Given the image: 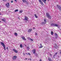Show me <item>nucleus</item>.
Wrapping results in <instances>:
<instances>
[{
    "label": "nucleus",
    "instance_id": "19",
    "mask_svg": "<svg viewBox=\"0 0 61 61\" xmlns=\"http://www.w3.org/2000/svg\"><path fill=\"white\" fill-rule=\"evenodd\" d=\"M55 46H54V47L55 48H57V45H56V44H55Z\"/></svg>",
    "mask_w": 61,
    "mask_h": 61
},
{
    "label": "nucleus",
    "instance_id": "41",
    "mask_svg": "<svg viewBox=\"0 0 61 61\" xmlns=\"http://www.w3.org/2000/svg\"><path fill=\"white\" fill-rule=\"evenodd\" d=\"M25 59V60H27V58H26Z\"/></svg>",
    "mask_w": 61,
    "mask_h": 61
},
{
    "label": "nucleus",
    "instance_id": "14",
    "mask_svg": "<svg viewBox=\"0 0 61 61\" xmlns=\"http://www.w3.org/2000/svg\"><path fill=\"white\" fill-rule=\"evenodd\" d=\"M33 54H35V53H36V49H33Z\"/></svg>",
    "mask_w": 61,
    "mask_h": 61
},
{
    "label": "nucleus",
    "instance_id": "45",
    "mask_svg": "<svg viewBox=\"0 0 61 61\" xmlns=\"http://www.w3.org/2000/svg\"><path fill=\"white\" fill-rule=\"evenodd\" d=\"M57 37H56V38H57Z\"/></svg>",
    "mask_w": 61,
    "mask_h": 61
},
{
    "label": "nucleus",
    "instance_id": "26",
    "mask_svg": "<svg viewBox=\"0 0 61 61\" xmlns=\"http://www.w3.org/2000/svg\"><path fill=\"white\" fill-rule=\"evenodd\" d=\"M57 54V52L54 55V56H56V54Z\"/></svg>",
    "mask_w": 61,
    "mask_h": 61
},
{
    "label": "nucleus",
    "instance_id": "10",
    "mask_svg": "<svg viewBox=\"0 0 61 61\" xmlns=\"http://www.w3.org/2000/svg\"><path fill=\"white\" fill-rule=\"evenodd\" d=\"M13 51H14L15 53H18V51H17L15 49H13Z\"/></svg>",
    "mask_w": 61,
    "mask_h": 61
},
{
    "label": "nucleus",
    "instance_id": "49",
    "mask_svg": "<svg viewBox=\"0 0 61 61\" xmlns=\"http://www.w3.org/2000/svg\"><path fill=\"white\" fill-rule=\"evenodd\" d=\"M24 55H25V53H24Z\"/></svg>",
    "mask_w": 61,
    "mask_h": 61
},
{
    "label": "nucleus",
    "instance_id": "8",
    "mask_svg": "<svg viewBox=\"0 0 61 61\" xmlns=\"http://www.w3.org/2000/svg\"><path fill=\"white\" fill-rule=\"evenodd\" d=\"M57 8L59 9L60 10H61V7L60 6L58 5H57Z\"/></svg>",
    "mask_w": 61,
    "mask_h": 61
},
{
    "label": "nucleus",
    "instance_id": "29",
    "mask_svg": "<svg viewBox=\"0 0 61 61\" xmlns=\"http://www.w3.org/2000/svg\"><path fill=\"white\" fill-rule=\"evenodd\" d=\"M55 35H56V36H58L57 35V34H56V33H55Z\"/></svg>",
    "mask_w": 61,
    "mask_h": 61
},
{
    "label": "nucleus",
    "instance_id": "3",
    "mask_svg": "<svg viewBox=\"0 0 61 61\" xmlns=\"http://www.w3.org/2000/svg\"><path fill=\"white\" fill-rule=\"evenodd\" d=\"M1 44L2 46H3V47H4V50H5V45L4 43H3V42H1Z\"/></svg>",
    "mask_w": 61,
    "mask_h": 61
},
{
    "label": "nucleus",
    "instance_id": "15",
    "mask_svg": "<svg viewBox=\"0 0 61 61\" xmlns=\"http://www.w3.org/2000/svg\"><path fill=\"white\" fill-rule=\"evenodd\" d=\"M22 1L24 3H25V2H27V1L25 0H22Z\"/></svg>",
    "mask_w": 61,
    "mask_h": 61
},
{
    "label": "nucleus",
    "instance_id": "18",
    "mask_svg": "<svg viewBox=\"0 0 61 61\" xmlns=\"http://www.w3.org/2000/svg\"><path fill=\"white\" fill-rule=\"evenodd\" d=\"M55 25V24L52 23L51 24V26H54Z\"/></svg>",
    "mask_w": 61,
    "mask_h": 61
},
{
    "label": "nucleus",
    "instance_id": "20",
    "mask_svg": "<svg viewBox=\"0 0 61 61\" xmlns=\"http://www.w3.org/2000/svg\"><path fill=\"white\" fill-rule=\"evenodd\" d=\"M14 34L15 36H17V33L15 32L14 33Z\"/></svg>",
    "mask_w": 61,
    "mask_h": 61
},
{
    "label": "nucleus",
    "instance_id": "36",
    "mask_svg": "<svg viewBox=\"0 0 61 61\" xmlns=\"http://www.w3.org/2000/svg\"><path fill=\"white\" fill-rule=\"evenodd\" d=\"M60 55H61V51H60Z\"/></svg>",
    "mask_w": 61,
    "mask_h": 61
},
{
    "label": "nucleus",
    "instance_id": "31",
    "mask_svg": "<svg viewBox=\"0 0 61 61\" xmlns=\"http://www.w3.org/2000/svg\"><path fill=\"white\" fill-rule=\"evenodd\" d=\"M28 55H29V56H30L31 55V54H30V53H28Z\"/></svg>",
    "mask_w": 61,
    "mask_h": 61
},
{
    "label": "nucleus",
    "instance_id": "13",
    "mask_svg": "<svg viewBox=\"0 0 61 61\" xmlns=\"http://www.w3.org/2000/svg\"><path fill=\"white\" fill-rule=\"evenodd\" d=\"M1 20L4 22H5L6 21V20H5V18L2 19Z\"/></svg>",
    "mask_w": 61,
    "mask_h": 61
},
{
    "label": "nucleus",
    "instance_id": "46",
    "mask_svg": "<svg viewBox=\"0 0 61 61\" xmlns=\"http://www.w3.org/2000/svg\"><path fill=\"white\" fill-rule=\"evenodd\" d=\"M36 56H37V54H36Z\"/></svg>",
    "mask_w": 61,
    "mask_h": 61
},
{
    "label": "nucleus",
    "instance_id": "1",
    "mask_svg": "<svg viewBox=\"0 0 61 61\" xmlns=\"http://www.w3.org/2000/svg\"><path fill=\"white\" fill-rule=\"evenodd\" d=\"M46 16L49 19H51V16L48 13H46Z\"/></svg>",
    "mask_w": 61,
    "mask_h": 61
},
{
    "label": "nucleus",
    "instance_id": "6",
    "mask_svg": "<svg viewBox=\"0 0 61 61\" xmlns=\"http://www.w3.org/2000/svg\"><path fill=\"white\" fill-rule=\"evenodd\" d=\"M16 58H17V56H14L12 57L13 60H15Z\"/></svg>",
    "mask_w": 61,
    "mask_h": 61
},
{
    "label": "nucleus",
    "instance_id": "48",
    "mask_svg": "<svg viewBox=\"0 0 61 61\" xmlns=\"http://www.w3.org/2000/svg\"><path fill=\"white\" fill-rule=\"evenodd\" d=\"M0 11H1V9H0Z\"/></svg>",
    "mask_w": 61,
    "mask_h": 61
},
{
    "label": "nucleus",
    "instance_id": "42",
    "mask_svg": "<svg viewBox=\"0 0 61 61\" xmlns=\"http://www.w3.org/2000/svg\"><path fill=\"white\" fill-rule=\"evenodd\" d=\"M28 60H30V59H28Z\"/></svg>",
    "mask_w": 61,
    "mask_h": 61
},
{
    "label": "nucleus",
    "instance_id": "28",
    "mask_svg": "<svg viewBox=\"0 0 61 61\" xmlns=\"http://www.w3.org/2000/svg\"><path fill=\"white\" fill-rule=\"evenodd\" d=\"M28 40H30V39H31V38H30V37H28Z\"/></svg>",
    "mask_w": 61,
    "mask_h": 61
},
{
    "label": "nucleus",
    "instance_id": "7",
    "mask_svg": "<svg viewBox=\"0 0 61 61\" xmlns=\"http://www.w3.org/2000/svg\"><path fill=\"white\" fill-rule=\"evenodd\" d=\"M39 1V2L41 3V4L42 5H44V4H43V3L42 1V0H38Z\"/></svg>",
    "mask_w": 61,
    "mask_h": 61
},
{
    "label": "nucleus",
    "instance_id": "30",
    "mask_svg": "<svg viewBox=\"0 0 61 61\" xmlns=\"http://www.w3.org/2000/svg\"><path fill=\"white\" fill-rule=\"evenodd\" d=\"M30 40H31V41H33V39H30Z\"/></svg>",
    "mask_w": 61,
    "mask_h": 61
},
{
    "label": "nucleus",
    "instance_id": "4",
    "mask_svg": "<svg viewBox=\"0 0 61 61\" xmlns=\"http://www.w3.org/2000/svg\"><path fill=\"white\" fill-rule=\"evenodd\" d=\"M5 5L7 7L9 8V6H10V5H9V3H8L7 4H5Z\"/></svg>",
    "mask_w": 61,
    "mask_h": 61
},
{
    "label": "nucleus",
    "instance_id": "5",
    "mask_svg": "<svg viewBox=\"0 0 61 61\" xmlns=\"http://www.w3.org/2000/svg\"><path fill=\"white\" fill-rule=\"evenodd\" d=\"M44 22H45V23H44V22H42L41 23V24H42V25H43V24H46V19H44Z\"/></svg>",
    "mask_w": 61,
    "mask_h": 61
},
{
    "label": "nucleus",
    "instance_id": "23",
    "mask_svg": "<svg viewBox=\"0 0 61 61\" xmlns=\"http://www.w3.org/2000/svg\"><path fill=\"white\" fill-rule=\"evenodd\" d=\"M20 47L21 48H23V46H22V45L20 44Z\"/></svg>",
    "mask_w": 61,
    "mask_h": 61
},
{
    "label": "nucleus",
    "instance_id": "37",
    "mask_svg": "<svg viewBox=\"0 0 61 61\" xmlns=\"http://www.w3.org/2000/svg\"><path fill=\"white\" fill-rule=\"evenodd\" d=\"M6 48L7 49H8V47H6Z\"/></svg>",
    "mask_w": 61,
    "mask_h": 61
},
{
    "label": "nucleus",
    "instance_id": "17",
    "mask_svg": "<svg viewBox=\"0 0 61 61\" xmlns=\"http://www.w3.org/2000/svg\"><path fill=\"white\" fill-rule=\"evenodd\" d=\"M48 60H49L50 61H53V60H51V59L49 58Z\"/></svg>",
    "mask_w": 61,
    "mask_h": 61
},
{
    "label": "nucleus",
    "instance_id": "47",
    "mask_svg": "<svg viewBox=\"0 0 61 61\" xmlns=\"http://www.w3.org/2000/svg\"><path fill=\"white\" fill-rule=\"evenodd\" d=\"M25 22H26H26H27V21H26Z\"/></svg>",
    "mask_w": 61,
    "mask_h": 61
},
{
    "label": "nucleus",
    "instance_id": "43",
    "mask_svg": "<svg viewBox=\"0 0 61 61\" xmlns=\"http://www.w3.org/2000/svg\"><path fill=\"white\" fill-rule=\"evenodd\" d=\"M2 15V14L0 13V15Z\"/></svg>",
    "mask_w": 61,
    "mask_h": 61
},
{
    "label": "nucleus",
    "instance_id": "38",
    "mask_svg": "<svg viewBox=\"0 0 61 61\" xmlns=\"http://www.w3.org/2000/svg\"><path fill=\"white\" fill-rule=\"evenodd\" d=\"M50 56H52L51 54H50Z\"/></svg>",
    "mask_w": 61,
    "mask_h": 61
},
{
    "label": "nucleus",
    "instance_id": "35",
    "mask_svg": "<svg viewBox=\"0 0 61 61\" xmlns=\"http://www.w3.org/2000/svg\"><path fill=\"white\" fill-rule=\"evenodd\" d=\"M40 61H42V60H41V59H40Z\"/></svg>",
    "mask_w": 61,
    "mask_h": 61
},
{
    "label": "nucleus",
    "instance_id": "27",
    "mask_svg": "<svg viewBox=\"0 0 61 61\" xmlns=\"http://www.w3.org/2000/svg\"><path fill=\"white\" fill-rule=\"evenodd\" d=\"M23 12V10H20V13H22Z\"/></svg>",
    "mask_w": 61,
    "mask_h": 61
},
{
    "label": "nucleus",
    "instance_id": "2",
    "mask_svg": "<svg viewBox=\"0 0 61 61\" xmlns=\"http://www.w3.org/2000/svg\"><path fill=\"white\" fill-rule=\"evenodd\" d=\"M28 19H29V18H28V17H27L26 16H25V18L23 20H25L26 21H28Z\"/></svg>",
    "mask_w": 61,
    "mask_h": 61
},
{
    "label": "nucleus",
    "instance_id": "11",
    "mask_svg": "<svg viewBox=\"0 0 61 61\" xmlns=\"http://www.w3.org/2000/svg\"><path fill=\"white\" fill-rule=\"evenodd\" d=\"M21 38H22L23 40H25V41H26V39L25 38V37L24 36H23L21 37Z\"/></svg>",
    "mask_w": 61,
    "mask_h": 61
},
{
    "label": "nucleus",
    "instance_id": "22",
    "mask_svg": "<svg viewBox=\"0 0 61 61\" xmlns=\"http://www.w3.org/2000/svg\"><path fill=\"white\" fill-rule=\"evenodd\" d=\"M34 15L35 16V17H36V18H38V16H36V14H35Z\"/></svg>",
    "mask_w": 61,
    "mask_h": 61
},
{
    "label": "nucleus",
    "instance_id": "16",
    "mask_svg": "<svg viewBox=\"0 0 61 61\" xmlns=\"http://www.w3.org/2000/svg\"><path fill=\"white\" fill-rule=\"evenodd\" d=\"M42 1L44 2V3H46V0H42Z\"/></svg>",
    "mask_w": 61,
    "mask_h": 61
},
{
    "label": "nucleus",
    "instance_id": "33",
    "mask_svg": "<svg viewBox=\"0 0 61 61\" xmlns=\"http://www.w3.org/2000/svg\"><path fill=\"white\" fill-rule=\"evenodd\" d=\"M13 1L12 0L11 1V3H13Z\"/></svg>",
    "mask_w": 61,
    "mask_h": 61
},
{
    "label": "nucleus",
    "instance_id": "25",
    "mask_svg": "<svg viewBox=\"0 0 61 61\" xmlns=\"http://www.w3.org/2000/svg\"><path fill=\"white\" fill-rule=\"evenodd\" d=\"M51 35H53V34H54V32L53 31H51Z\"/></svg>",
    "mask_w": 61,
    "mask_h": 61
},
{
    "label": "nucleus",
    "instance_id": "34",
    "mask_svg": "<svg viewBox=\"0 0 61 61\" xmlns=\"http://www.w3.org/2000/svg\"><path fill=\"white\" fill-rule=\"evenodd\" d=\"M35 35L36 36H37V33H36V34H35Z\"/></svg>",
    "mask_w": 61,
    "mask_h": 61
},
{
    "label": "nucleus",
    "instance_id": "32",
    "mask_svg": "<svg viewBox=\"0 0 61 61\" xmlns=\"http://www.w3.org/2000/svg\"><path fill=\"white\" fill-rule=\"evenodd\" d=\"M33 29H36V28L35 27H33Z\"/></svg>",
    "mask_w": 61,
    "mask_h": 61
},
{
    "label": "nucleus",
    "instance_id": "24",
    "mask_svg": "<svg viewBox=\"0 0 61 61\" xmlns=\"http://www.w3.org/2000/svg\"><path fill=\"white\" fill-rule=\"evenodd\" d=\"M18 11V9H16V10H15V12H17Z\"/></svg>",
    "mask_w": 61,
    "mask_h": 61
},
{
    "label": "nucleus",
    "instance_id": "12",
    "mask_svg": "<svg viewBox=\"0 0 61 61\" xmlns=\"http://www.w3.org/2000/svg\"><path fill=\"white\" fill-rule=\"evenodd\" d=\"M40 46L39 47V48H42V47H43V46H42V44H41V43H40Z\"/></svg>",
    "mask_w": 61,
    "mask_h": 61
},
{
    "label": "nucleus",
    "instance_id": "21",
    "mask_svg": "<svg viewBox=\"0 0 61 61\" xmlns=\"http://www.w3.org/2000/svg\"><path fill=\"white\" fill-rule=\"evenodd\" d=\"M58 26V24H55V26H56V27H57Z\"/></svg>",
    "mask_w": 61,
    "mask_h": 61
},
{
    "label": "nucleus",
    "instance_id": "9",
    "mask_svg": "<svg viewBox=\"0 0 61 61\" xmlns=\"http://www.w3.org/2000/svg\"><path fill=\"white\" fill-rule=\"evenodd\" d=\"M32 30V29H30L28 30V33H30V32H31Z\"/></svg>",
    "mask_w": 61,
    "mask_h": 61
},
{
    "label": "nucleus",
    "instance_id": "44",
    "mask_svg": "<svg viewBox=\"0 0 61 61\" xmlns=\"http://www.w3.org/2000/svg\"><path fill=\"white\" fill-rule=\"evenodd\" d=\"M1 21H0V23H1Z\"/></svg>",
    "mask_w": 61,
    "mask_h": 61
},
{
    "label": "nucleus",
    "instance_id": "40",
    "mask_svg": "<svg viewBox=\"0 0 61 61\" xmlns=\"http://www.w3.org/2000/svg\"><path fill=\"white\" fill-rule=\"evenodd\" d=\"M15 2H16L17 1L16 0H15Z\"/></svg>",
    "mask_w": 61,
    "mask_h": 61
},
{
    "label": "nucleus",
    "instance_id": "39",
    "mask_svg": "<svg viewBox=\"0 0 61 61\" xmlns=\"http://www.w3.org/2000/svg\"><path fill=\"white\" fill-rule=\"evenodd\" d=\"M30 61H31V59H30Z\"/></svg>",
    "mask_w": 61,
    "mask_h": 61
}]
</instances>
